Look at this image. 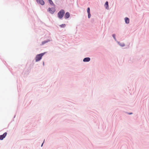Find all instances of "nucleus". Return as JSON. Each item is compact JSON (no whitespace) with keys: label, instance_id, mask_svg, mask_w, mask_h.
Instances as JSON below:
<instances>
[{"label":"nucleus","instance_id":"0eeeda50","mask_svg":"<svg viewBox=\"0 0 149 149\" xmlns=\"http://www.w3.org/2000/svg\"><path fill=\"white\" fill-rule=\"evenodd\" d=\"M90 58L89 57L85 58L83 59L84 62H88L90 61Z\"/></svg>","mask_w":149,"mask_h":149},{"label":"nucleus","instance_id":"9b49d317","mask_svg":"<svg viewBox=\"0 0 149 149\" xmlns=\"http://www.w3.org/2000/svg\"><path fill=\"white\" fill-rule=\"evenodd\" d=\"M65 25H66L65 24H62L61 25H60V26L61 27L64 28L65 27Z\"/></svg>","mask_w":149,"mask_h":149},{"label":"nucleus","instance_id":"f8f14e48","mask_svg":"<svg viewBox=\"0 0 149 149\" xmlns=\"http://www.w3.org/2000/svg\"><path fill=\"white\" fill-rule=\"evenodd\" d=\"M48 41H43V42H42V45H44L46 43H47Z\"/></svg>","mask_w":149,"mask_h":149},{"label":"nucleus","instance_id":"1a4fd4ad","mask_svg":"<svg viewBox=\"0 0 149 149\" xmlns=\"http://www.w3.org/2000/svg\"><path fill=\"white\" fill-rule=\"evenodd\" d=\"M105 6L106 8L107 9H108L109 8L108 2V1H106L105 2Z\"/></svg>","mask_w":149,"mask_h":149},{"label":"nucleus","instance_id":"f3484780","mask_svg":"<svg viewBox=\"0 0 149 149\" xmlns=\"http://www.w3.org/2000/svg\"><path fill=\"white\" fill-rule=\"evenodd\" d=\"M43 143H42V145H41V146H42V145H43Z\"/></svg>","mask_w":149,"mask_h":149},{"label":"nucleus","instance_id":"9d476101","mask_svg":"<svg viewBox=\"0 0 149 149\" xmlns=\"http://www.w3.org/2000/svg\"><path fill=\"white\" fill-rule=\"evenodd\" d=\"M48 1L49 3L51 5H53L54 6V4L53 3V2H52V0H48Z\"/></svg>","mask_w":149,"mask_h":149},{"label":"nucleus","instance_id":"20e7f679","mask_svg":"<svg viewBox=\"0 0 149 149\" xmlns=\"http://www.w3.org/2000/svg\"><path fill=\"white\" fill-rule=\"evenodd\" d=\"M7 133L6 132L4 133L3 135H0V140H2L7 135Z\"/></svg>","mask_w":149,"mask_h":149},{"label":"nucleus","instance_id":"6e6552de","mask_svg":"<svg viewBox=\"0 0 149 149\" xmlns=\"http://www.w3.org/2000/svg\"><path fill=\"white\" fill-rule=\"evenodd\" d=\"M125 23L127 24H128L129 23V19L128 18L126 17L125 18Z\"/></svg>","mask_w":149,"mask_h":149},{"label":"nucleus","instance_id":"39448f33","mask_svg":"<svg viewBox=\"0 0 149 149\" xmlns=\"http://www.w3.org/2000/svg\"><path fill=\"white\" fill-rule=\"evenodd\" d=\"M37 3H38L42 5H43L45 4V2L43 0H36Z\"/></svg>","mask_w":149,"mask_h":149},{"label":"nucleus","instance_id":"2eb2a0df","mask_svg":"<svg viewBox=\"0 0 149 149\" xmlns=\"http://www.w3.org/2000/svg\"><path fill=\"white\" fill-rule=\"evenodd\" d=\"M113 38H114V39H115V34H113Z\"/></svg>","mask_w":149,"mask_h":149},{"label":"nucleus","instance_id":"f257e3e1","mask_svg":"<svg viewBox=\"0 0 149 149\" xmlns=\"http://www.w3.org/2000/svg\"><path fill=\"white\" fill-rule=\"evenodd\" d=\"M45 52L38 54L36 56L35 58L36 62H38L40 61L42 58V57L44 55Z\"/></svg>","mask_w":149,"mask_h":149},{"label":"nucleus","instance_id":"4468645a","mask_svg":"<svg viewBox=\"0 0 149 149\" xmlns=\"http://www.w3.org/2000/svg\"><path fill=\"white\" fill-rule=\"evenodd\" d=\"M88 17L89 18H90L91 17V15L90 14V13H88Z\"/></svg>","mask_w":149,"mask_h":149},{"label":"nucleus","instance_id":"dca6fc26","mask_svg":"<svg viewBox=\"0 0 149 149\" xmlns=\"http://www.w3.org/2000/svg\"><path fill=\"white\" fill-rule=\"evenodd\" d=\"M124 45H125L124 44H123V45H121V46H124Z\"/></svg>","mask_w":149,"mask_h":149},{"label":"nucleus","instance_id":"423d86ee","mask_svg":"<svg viewBox=\"0 0 149 149\" xmlns=\"http://www.w3.org/2000/svg\"><path fill=\"white\" fill-rule=\"evenodd\" d=\"M70 16V13L69 12H67L65 14V16H64V17L65 19H67Z\"/></svg>","mask_w":149,"mask_h":149},{"label":"nucleus","instance_id":"7ed1b4c3","mask_svg":"<svg viewBox=\"0 0 149 149\" xmlns=\"http://www.w3.org/2000/svg\"><path fill=\"white\" fill-rule=\"evenodd\" d=\"M47 11L49 12L50 13L53 14L55 11V9L54 7L50 8H49L47 9Z\"/></svg>","mask_w":149,"mask_h":149},{"label":"nucleus","instance_id":"f03ea898","mask_svg":"<svg viewBox=\"0 0 149 149\" xmlns=\"http://www.w3.org/2000/svg\"><path fill=\"white\" fill-rule=\"evenodd\" d=\"M65 13V12L64 10H61L57 14L58 17L59 19H61L63 17Z\"/></svg>","mask_w":149,"mask_h":149},{"label":"nucleus","instance_id":"a211bd4d","mask_svg":"<svg viewBox=\"0 0 149 149\" xmlns=\"http://www.w3.org/2000/svg\"><path fill=\"white\" fill-rule=\"evenodd\" d=\"M132 114V113H130V114Z\"/></svg>","mask_w":149,"mask_h":149},{"label":"nucleus","instance_id":"ddd939ff","mask_svg":"<svg viewBox=\"0 0 149 149\" xmlns=\"http://www.w3.org/2000/svg\"><path fill=\"white\" fill-rule=\"evenodd\" d=\"M87 12L88 13H90V9L89 8H87Z\"/></svg>","mask_w":149,"mask_h":149}]
</instances>
